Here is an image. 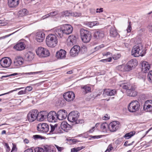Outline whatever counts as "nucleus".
<instances>
[{
	"mask_svg": "<svg viewBox=\"0 0 152 152\" xmlns=\"http://www.w3.org/2000/svg\"><path fill=\"white\" fill-rule=\"evenodd\" d=\"M120 86L126 91L127 95L130 96H135L137 94V92L135 91V88L128 83H124L120 84Z\"/></svg>",
	"mask_w": 152,
	"mask_h": 152,
	"instance_id": "obj_1",
	"label": "nucleus"
},
{
	"mask_svg": "<svg viewBox=\"0 0 152 152\" xmlns=\"http://www.w3.org/2000/svg\"><path fill=\"white\" fill-rule=\"evenodd\" d=\"M47 45L50 48H54L56 46L57 38L56 36L53 34H50L47 37L46 39Z\"/></svg>",
	"mask_w": 152,
	"mask_h": 152,
	"instance_id": "obj_2",
	"label": "nucleus"
},
{
	"mask_svg": "<svg viewBox=\"0 0 152 152\" xmlns=\"http://www.w3.org/2000/svg\"><path fill=\"white\" fill-rule=\"evenodd\" d=\"M82 40L84 43L89 42L91 38V33L89 31L83 28H81L80 31Z\"/></svg>",
	"mask_w": 152,
	"mask_h": 152,
	"instance_id": "obj_3",
	"label": "nucleus"
},
{
	"mask_svg": "<svg viewBox=\"0 0 152 152\" xmlns=\"http://www.w3.org/2000/svg\"><path fill=\"white\" fill-rule=\"evenodd\" d=\"M144 52H143V47L141 44L134 46L132 50V55L135 57L142 56Z\"/></svg>",
	"mask_w": 152,
	"mask_h": 152,
	"instance_id": "obj_4",
	"label": "nucleus"
},
{
	"mask_svg": "<svg viewBox=\"0 0 152 152\" xmlns=\"http://www.w3.org/2000/svg\"><path fill=\"white\" fill-rule=\"evenodd\" d=\"M140 107V104L137 100L132 101L128 106L129 111L131 113H134L138 111Z\"/></svg>",
	"mask_w": 152,
	"mask_h": 152,
	"instance_id": "obj_5",
	"label": "nucleus"
},
{
	"mask_svg": "<svg viewBox=\"0 0 152 152\" xmlns=\"http://www.w3.org/2000/svg\"><path fill=\"white\" fill-rule=\"evenodd\" d=\"M36 52L37 55L40 57H45L49 56L50 54L48 49L42 47L38 48Z\"/></svg>",
	"mask_w": 152,
	"mask_h": 152,
	"instance_id": "obj_6",
	"label": "nucleus"
},
{
	"mask_svg": "<svg viewBox=\"0 0 152 152\" xmlns=\"http://www.w3.org/2000/svg\"><path fill=\"white\" fill-rule=\"evenodd\" d=\"M38 111L37 110H31L27 115L28 119L29 122H32L37 119Z\"/></svg>",
	"mask_w": 152,
	"mask_h": 152,
	"instance_id": "obj_7",
	"label": "nucleus"
},
{
	"mask_svg": "<svg viewBox=\"0 0 152 152\" xmlns=\"http://www.w3.org/2000/svg\"><path fill=\"white\" fill-rule=\"evenodd\" d=\"M37 128L38 131L43 133H47L49 130V126L45 123H40L38 124Z\"/></svg>",
	"mask_w": 152,
	"mask_h": 152,
	"instance_id": "obj_8",
	"label": "nucleus"
},
{
	"mask_svg": "<svg viewBox=\"0 0 152 152\" xmlns=\"http://www.w3.org/2000/svg\"><path fill=\"white\" fill-rule=\"evenodd\" d=\"M80 116V113L77 111H73L68 115V118L69 121L72 122H75Z\"/></svg>",
	"mask_w": 152,
	"mask_h": 152,
	"instance_id": "obj_9",
	"label": "nucleus"
},
{
	"mask_svg": "<svg viewBox=\"0 0 152 152\" xmlns=\"http://www.w3.org/2000/svg\"><path fill=\"white\" fill-rule=\"evenodd\" d=\"M12 63V60L9 57H5L2 58L0 61V64L4 68H8Z\"/></svg>",
	"mask_w": 152,
	"mask_h": 152,
	"instance_id": "obj_10",
	"label": "nucleus"
},
{
	"mask_svg": "<svg viewBox=\"0 0 152 152\" xmlns=\"http://www.w3.org/2000/svg\"><path fill=\"white\" fill-rule=\"evenodd\" d=\"M48 121L50 122H55L57 120L56 113L54 111L50 112L47 116Z\"/></svg>",
	"mask_w": 152,
	"mask_h": 152,
	"instance_id": "obj_11",
	"label": "nucleus"
},
{
	"mask_svg": "<svg viewBox=\"0 0 152 152\" xmlns=\"http://www.w3.org/2000/svg\"><path fill=\"white\" fill-rule=\"evenodd\" d=\"M119 128L118 121H114L110 123L108 125V129L111 132H115Z\"/></svg>",
	"mask_w": 152,
	"mask_h": 152,
	"instance_id": "obj_12",
	"label": "nucleus"
},
{
	"mask_svg": "<svg viewBox=\"0 0 152 152\" xmlns=\"http://www.w3.org/2000/svg\"><path fill=\"white\" fill-rule=\"evenodd\" d=\"M63 96L66 101L70 102L74 99L75 98V94L72 91H69L64 94Z\"/></svg>",
	"mask_w": 152,
	"mask_h": 152,
	"instance_id": "obj_13",
	"label": "nucleus"
},
{
	"mask_svg": "<svg viewBox=\"0 0 152 152\" xmlns=\"http://www.w3.org/2000/svg\"><path fill=\"white\" fill-rule=\"evenodd\" d=\"M56 114L57 119L61 120L66 118L67 113L65 110H61L58 111Z\"/></svg>",
	"mask_w": 152,
	"mask_h": 152,
	"instance_id": "obj_14",
	"label": "nucleus"
},
{
	"mask_svg": "<svg viewBox=\"0 0 152 152\" xmlns=\"http://www.w3.org/2000/svg\"><path fill=\"white\" fill-rule=\"evenodd\" d=\"M143 109L146 112L152 113V100H149L145 102L143 106Z\"/></svg>",
	"mask_w": 152,
	"mask_h": 152,
	"instance_id": "obj_15",
	"label": "nucleus"
},
{
	"mask_svg": "<svg viewBox=\"0 0 152 152\" xmlns=\"http://www.w3.org/2000/svg\"><path fill=\"white\" fill-rule=\"evenodd\" d=\"M64 34H69L71 33L73 31L72 26L69 24H66L62 25Z\"/></svg>",
	"mask_w": 152,
	"mask_h": 152,
	"instance_id": "obj_16",
	"label": "nucleus"
},
{
	"mask_svg": "<svg viewBox=\"0 0 152 152\" xmlns=\"http://www.w3.org/2000/svg\"><path fill=\"white\" fill-rule=\"evenodd\" d=\"M80 51V46L77 45H75L70 50V55L73 57L75 56L78 55Z\"/></svg>",
	"mask_w": 152,
	"mask_h": 152,
	"instance_id": "obj_17",
	"label": "nucleus"
},
{
	"mask_svg": "<svg viewBox=\"0 0 152 152\" xmlns=\"http://www.w3.org/2000/svg\"><path fill=\"white\" fill-rule=\"evenodd\" d=\"M140 65L142 67V71L145 73H146L151 68L150 65L146 61L142 62Z\"/></svg>",
	"mask_w": 152,
	"mask_h": 152,
	"instance_id": "obj_18",
	"label": "nucleus"
},
{
	"mask_svg": "<svg viewBox=\"0 0 152 152\" xmlns=\"http://www.w3.org/2000/svg\"><path fill=\"white\" fill-rule=\"evenodd\" d=\"M63 29L62 25H61L60 27L55 28L54 32L58 37L61 38L63 36L64 34Z\"/></svg>",
	"mask_w": 152,
	"mask_h": 152,
	"instance_id": "obj_19",
	"label": "nucleus"
},
{
	"mask_svg": "<svg viewBox=\"0 0 152 152\" xmlns=\"http://www.w3.org/2000/svg\"><path fill=\"white\" fill-rule=\"evenodd\" d=\"M36 40L38 42H42L45 38V34L42 31L37 32L35 36Z\"/></svg>",
	"mask_w": 152,
	"mask_h": 152,
	"instance_id": "obj_20",
	"label": "nucleus"
},
{
	"mask_svg": "<svg viewBox=\"0 0 152 152\" xmlns=\"http://www.w3.org/2000/svg\"><path fill=\"white\" fill-rule=\"evenodd\" d=\"M77 41V38L74 35L70 36L67 39V45L69 46H72L75 44Z\"/></svg>",
	"mask_w": 152,
	"mask_h": 152,
	"instance_id": "obj_21",
	"label": "nucleus"
},
{
	"mask_svg": "<svg viewBox=\"0 0 152 152\" xmlns=\"http://www.w3.org/2000/svg\"><path fill=\"white\" fill-rule=\"evenodd\" d=\"M66 54V52L65 50L61 49L56 52V57L58 59H63L65 58Z\"/></svg>",
	"mask_w": 152,
	"mask_h": 152,
	"instance_id": "obj_22",
	"label": "nucleus"
},
{
	"mask_svg": "<svg viewBox=\"0 0 152 152\" xmlns=\"http://www.w3.org/2000/svg\"><path fill=\"white\" fill-rule=\"evenodd\" d=\"M23 59L20 57H18L15 58L14 61V65L15 67H19L23 63Z\"/></svg>",
	"mask_w": 152,
	"mask_h": 152,
	"instance_id": "obj_23",
	"label": "nucleus"
},
{
	"mask_svg": "<svg viewBox=\"0 0 152 152\" xmlns=\"http://www.w3.org/2000/svg\"><path fill=\"white\" fill-rule=\"evenodd\" d=\"M61 127L62 129L66 132L72 129V126L65 121H63L61 123Z\"/></svg>",
	"mask_w": 152,
	"mask_h": 152,
	"instance_id": "obj_24",
	"label": "nucleus"
},
{
	"mask_svg": "<svg viewBox=\"0 0 152 152\" xmlns=\"http://www.w3.org/2000/svg\"><path fill=\"white\" fill-rule=\"evenodd\" d=\"M94 36L96 39H100L104 37V34L102 30H96L94 32Z\"/></svg>",
	"mask_w": 152,
	"mask_h": 152,
	"instance_id": "obj_25",
	"label": "nucleus"
},
{
	"mask_svg": "<svg viewBox=\"0 0 152 152\" xmlns=\"http://www.w3.org/2000/svg\"><path fill=\"white\" fill-rule=\"evenodd\" d=\"M116 91L115 89L111 90L109 89H105L104 90L103 95L105 96H111L114 95L116 93Z\"/></svg>",
	"mask_w": 152,
	"mask_h": 152,
	"instance_id": "obj_26",
	"label": "nucleus"
},
{
	"mask_svg": "<svg viewBox=\"0 0 152 152\" xmlns=\"http://www.w3.org/2000/svg\"><path fill=\"white\" fill-rule=\"evenodd\" d=\"M25 46L26 45L24 42H20L15 45L14 48L17 50L20 51L23 50L25 49Z\"/></svg>",
	"mask_w": 152,
	"mask_h": 152,
	"instance_id": "obj_27",
	"label": "nucleus"
},
{
	"mask_svg": "<svg viewBox=\"0 0 152 152\" xmlns=\"http://www.w3.org/2000/svg\"><path fill=\"white\" fill-rule=\"evenodd\" d=\"M46 116L47 114H46L45 112L41 111L39 113L38 112L37 120L38 121H42L46 118Z\"/></svg>",
	"mask_w": 152,
	"mask_h": 152,
	"instance_id": "obj_28",
	"label": "nucleus"
},
{
	"mask_svg": "<svg viewBox=\"0 0 152 152\" xmlns=\"http://www.w3.org/2000/svg\"><path fill=\"white\" fill-rule=\"evenodd\" d=\"M19 0H8V5L11 7H14L19 4Z\"/></svg>",
	"mask_w": 152,
	"mask_h": 152,
	"instance_id": "obj_29",
	"label": "nucleus"
},
{
	"mask_svg": "<svg viewBox=\"0 0 152 152\" xmlns=\"http://www.w3.org/2000/svg\"><path fill=\"white\" fill-rule=\"evenodd\" d=\"M34 58V54L31 51H29L25 53V58L27 61H31Z\"/></svg>",
	"mask_w": 152,
	"mask_h": 152,
	"instance_id": "obj_30",
	"label": "nucleus"
},
{
	"mask_svg": "<svg viewBox=\"0 0 152 152\" xmlns=\"http://www.w3.org/2000/svg\"><path fill=\"white\" fill-rule=\"evenodd\" d=\"M118 35L115 27H112L110 30V36L113 37H116Z\"/></svg>",
	"mask_w": 152,
	"mask_h": 152,
	"instance_id": "obj_31",
	"label": "nucleus"
},
{
	"mask_svg": "<svg viewBox=\"0 0 152 152\" xmlns=\"http://www.w3.org/2000/svg\"><path fill=\"white\" fill-rule=\"evenodd\" d=\"M129 65L133 69L137 65V61L135 59H132L129 61L128 63Z\"/></svg>",
	"mask_w": 152,
	"mask_h": 152,
	"instance_id": "obj_32",
	"label": "nucleus"
},
{
	"mask_svg": "<svg viewBox=\"0 0 152 152\" xmlns=\"http://www.w3.org/2000/svg\"><path fill=\"white\" fill-rule=\"evenodd\" d=\"M84 23L86 26L90 28H92L95 25H98L99 24L97 21L86 22Z\"/></svg>",
	"mask_w": 152,
	"mask_h": 152,
	"instance_id": "obj_33",
	"label": "nucleus"
},
{
	"mask_svg": "<svg viewBox=\"0 0 152 152\" xmlns=\"http://www.w3.org/2000/svg\"><path fill=\"white\" fill-rule=\"evenodd\" d=\"M58 11H56L49 13L47 15L42 17L43 19H45L46 18H48L49 16L53 17L56 15L58 14Z\"/></svg>",
	"mask_w": 152,
	"mask_h": 152,
	"instance_id": "obj_34",
	"label": "nucleus"
},
{
	"mask_svg": "<svg viewBox=\"0 0 152 152\" xmlns=\"http://www.w3.org/2000/svg\"><path fill=\"white\" fill-rule=\"evenodd\" d=\"M108 128V125L106 123H104L101 125V129L103 132H107V128Z\"/></svg>",
	"mask_w": 152,
	"mask_h": 152,
	"instance_id": "obj_35",
	"label": "nucleus"
},
{
	"mask_svg": "<svg viewBox=\"0 0 152 152\" xmlns=\"http://www.w3.org/2000/svg\"><path fill=\"white\" fill-rule=\"evenodd\" d=\"M81 88L83 89V91L85 93V94L91 92V87L87 85L84 86L82 87Z\"/></svg>",
	"mask_w": 152,
	"mask_h": 152,
	"instance_id": "obj_36",
	"label": "nucleus"
},
{
	"mask_svg": "<svg viewBox=\"0 0 152 152\" xmlns=\"http://www.w3.org/2000/svg\"><path fill=\"white\" fill-rule=\"evenodd\" d=\"M135 134V132H131L129 133H126L124 136L126 139H128L130 138L132 136H133Z\"/></svg>",
	"mask_w": 152,
	"mask_h": 152,
	"instance_id": "obj_37",
	"label": "nucleus"
},
{
	"mask_svg": "<svg viewBox=\"0 0 152 152\" xmlns=\"http://www.w3.org/2000/svg\"><path fill=\"white\" fill-rule=\"evenodd\" d=\"M35 152H51V150H48L47 149L44 150L42 148H37L34 149Z\"/></svg>",
	"mask_w": 152,
	"mask_h": 152,
	"instance_id": "obj_38",
	"label": "nucleus"
},
{
	"mask_svg": "<svg viewBox=\"0 0 152 152\" xmlns=\"http://www.w3.org/2000/svg\"><path fill=\"white\" fill-rule=\"evenodd\" d=\"M81 15V13L79 12H71V16L74 17L80 16Z\"/></svg>",
	"mask_w": 152,
	"mask_h": 152,
	"instance_id": "obj_39",
	"label": "nucleus"
},
{
	"mask_svg": "<svg viewBox=\"0 0 152 152\" xmlns=\"http://www.w3.org/2000/svg\"><path fill=\"white\" fill-rule=\"evenodd\" d=\"M84 148L83 147H79L77 148H74L71 149V152H77Z\"/></svg>",
	"mask_w": 152,
	"mask_h": 152,
	"instance_id": "obj_40",
	"label": "nucleus"
},
{
	"mask_svg": "<svg viewBox=\"0 0 152 152\" xmlns=\"http://www.w3.org/2000/svg\"><path fill=\"white\" fill-rule=\"evenodd\" d=\"M71 12L67 10L64 11L62 12V15H63V17L71 16Z\"/></svg>",
	"mask_w": 152,
	"mask_h": 152,
	"instance_id": "obj_41",
	"label": "nucleus"
},
{
	"mask_svg": "<svg viewBox=\"0 0 152 152\" xmlns=\"http://www.w3.org/2000/svg\"><path fill=\"white\" fill-rule=\"evenodd\" d=\"M50 133L53 134V132L55 131L56 127H57V125H53L51 124H50Z\"/></svg>",
	"mask_w": 152,
	"mask_h": 152,
	"instance_id": "obj_42",
	"label": "nucleus"
},
{
	"mask_svg": "<svg viewBox=\"0 0 152 152\" xmlns=\"http://www.w3.org/2000/svg\"><path fill=\"white\" fill-rule=\"evenodd\" d=\"M42 72V71H40L39 72H30L28 73H24V74L26 75H34L36 74H39L40 73Z\"/></svg>",
	"mask_w": 152,
	"mask_h": 152,
	"instance_id": "obj_43",
	"label": "nucleus"
},
{
	"mask_svg": "<svg viewBox=\"0 0 152 152\" xmlns=\"http://www.w3.org/2000/svg\"><path fill=\"white\" fill-rule=\"evenodd\" d=\"M87 48L86 46H83L80 48V52L81 53H83L86 52Z\"/></svg>",
	"mask_w": 152,
	"mask_h": 152,
	"instance_id": "obj_44",
	"label": "nucleus"
},
{
	"mask_svg": "<svg viewBox=\"0 0 152 152\" xmlns=\"http://www.w3.org/2000/svg\"><path fill=\"white\" fill-rule=\"evenodd\" d=\"M132 69L130 66L128 64V63L126 64L124 67V69L126 71H129Z\"/></svg>",
	"mask_w": 152,
	"mask_h": 152,
	"instance_id": "obj_45",
	"label": "nucleus"
},
{
	"mask_svg": "<svg viewBox=\"0 0 152 152\" xmlns=\"http://www.w3.org/2000/svg\"><path fill=\"white\" fill-rule=\"evenodd\" d=\"M20 13L22 15H25L28 12L27 10L26 9H23L20 10Z\"/></svg>",
	"mask_w": 152,
	"mask_h": 152,
	"instance_id": "obj_46",
	"label": "nucleus"
},
{
	"mask_svg": "<svg viewBox=\"0 0 152 152\" xmlns=\"http://www.w3.org/2000/svg\"><path fill=\"white\" fill-rule=\"evenodd\" d=\"M69 143L70 144H75L76 142H77V140L75 139H70L68 140Z\"/></svg>",
	"mask_w": 152,
	"mask_h": 152,
	"instance_id": "obj_47",
	"label": "nucleus"
},
{
	"mask_svg": "<svg viewBox=\"0 0 152 152\" xmlns=\"http://www.w3.org/2000/svg\"><path fill=\"white\" fill-rule=\"evenodd\" d=\"M148 77L149 81L152 83V71L149 72L148 75Z\"/></svg>",
	"mask_w": 152,
	"mask_h": 152,
	"instance_id": "obj_48",
	"label": "nucleus"
},
{
	"mask_svg": "<svg viewBox=\"0 0 152 152\" xmlns=\"http://www.w3.org/2000/svg\"><path fill=\"white\" fill-rule=\"evenodd\" d=\"M129 25L126 29V31L128 33L130 32L132 30V25L131 24V22H128Z\"/></svg>",
	"mask_w": 152,
	"mask_h": 152,
	"instance_id": "obj_49",
	"label": "nucleus"
},
{
	"mask_svg": "<svg viewBox=\"0 0 152 152\" xmlns=\"http://www.w3.org/2000/svg\"><path fill=\"white\" fill-rule=\"evenodd\" d=\"M85 121L83 119L77 120L75 121V124H82L84 123Z\"/></svg>",
	"mask_w": 152,
	"mask_h": 152,
	"instance_id": "obj_50",
	"label": "nucleus"
},
{
	"mask_svg": "<svg viewBox=\"0 0 152 152\" xmlns=\"http://www.w3.org/2000/svg\"><path fill=\"white\" fill-rule=\"evenodd\" d=\"M112 60L111 57H110L108 58L101 60L100 61L103 62H110Z\"/></svg>",
	"mask_w": 152,
	"mask_h": 152,
	"instance_id": "obj_51",
	"label": "nucleus"
},
{
	"mask_svg": "<svg viewBox=\"0 0 152 152\" xmlns=\"http://www.w3.org/2000/svg\"><path fill=\"white\" fill-rule=\"evenodd\" d=\"M103 135H96V136H92L91 135L90 136V137L91 138H93L94 139H99L100 138L102 137Z\"/></svg>",
	"mask_w": 152,
	"mask_h": 152,
	"instance_id": "obj_52",
	"label": "nucleus"
},
{
	"mask_svg": "<svg viewBox=\"0 0 152 152\" xmlns=\"http://www.w3.org/2000/svg\"><path fill=\"white\" fill-rule=\"evenodd\" d=\"M113 148L112 145L111 144H110L105 152H110V151Z\"/></svg>",
	"mask_w": 152,
	"mask_h": 152,
	"instance_id": "obj_53",
	"label": "nucleus"
},
{
	"mask_svg": "<svg viewBox=\"0 0 152 152\" xmlns=\"http://www.w3.org/2000/svg\"><path fill=\"white\" fill-rule=\"evenodd\" d=\"M23 88V87H21V88H17V89H16L14 90L11 91H9V92H8L7 93H5L3 94H2L0 95V96H2V95H5V94H9L10 93H12V92H13L14 91H17L18 90H20V89H22Z\"/></svg>",
	"mask_w": 152,
	"mask_h": 152,
	"instance_id": "obj_54",
	"label": "nucleus"
},
{
	"mask_svg": "<svg viewBox=\"0 0 152 152\" xmlns=\"http://www.w3.org/2000/svg\"><path fill=\"white\" fill-rule=\"evenodd\" d=\"M55 146L58 151L61 152L64 149L63 147H59L57 145H55Z\"/></svg>",
	"mask_w": 152,
	"mask_h": 152,
	"instance_id": "obj_55",
	"label": "nucleus"
},
{
	"mask_svg": "<svg viewBox=\"0 0 152 152\" xmlns=\"http://www.w3.org/2000/svg\"><path fill=\"white\" fill-rule=\"evenodd\" d=\"M42 136L39 135H33V138L35 140L37 139H42Z\"/></svg>",
	"mask_w": 152,
	"mask_h": 152,
	"instance_id": "obj_56",
	"label": "nucleus"
},
{
	"mask_svg": "<svg viewBox=\"0 0 152 152\" xmlns=\"http://www.w3.org/2000/svg\"><path fill=\"white\" fill-rule=\"evenodd\" d=\"M32 89V88L30 86H28L27 87L25 90L27 93H28L29 91H31Z\"/></svg>",
	"mask_w": 152,
	"mask_h": 152,
	"instance_id": "obj_57",
	"label": "nucleus"
},
{
	"mask_svg": "<svg viewBox=\"0 0 152 152\" xmlns=\"http://www.w3.org/2000/svg\"><path fill=\"white\" fill-rule=\"evenodd\" d=\"M7 23L4 20H0V25L1 26H5L6 25Z\"/></svg>",
	"mask_w": 152,
	"mask_h": 152,
	"instance_id": "obj_58",
	"label": "nucleus"
},
{
	"mask_svg": "<svg viewBox=\"0 0 152 152\" xmlns=\"http://www.w3.org/2000/svg\"><path fill=\"white\" fill-rule=\"evenodd\" d=\"M121 57V55L119 54L113 56V58L114 60H117L119 58Z\"/></svg>",
	"mask_w": 152,
	"mask_h": 152,
	"instance_id": "obj_59",
	"label": "nucleus"
},
{
	"mask_svg": "<svg viewBox=\"0 0 152 152\" xmlns=\"http://www.w3.org/2000/svg\"><path fill=\"white\" fill-rule=\"evenodd\" d=\"M26 94H27V92H26L25 90L24 91H21L19 92L18 93V95H21Z\"/></svg>",
	"mask_w": 152,
	"mask_h": 152,
	"instance_id": "obj_60",
	"label": "nucleus"
},
{
	"mask_svg": "<svg viewBox=\"0 0 152 152\" xmlns=\"http://www.w3.org/2000/svg\"><path fill=\"white\" fill-rule=\"evenodd\" d=\"M103 8H100V9L97 8L96 10V13H100L103 12Z\"/></svg>",
	"mask_w": 152,
	"mask_h": 152,
	"instance_id": "obj_61",
	"label": "nucleus"
},
{
	"mask_svg": "<svg viewBox=\"0 0 152 152\" xmlns=\"http://www.w3.org/2000/svg\"><path fill=\"white\" fill-rule=\"evenodd\" d=\"M15 32H13L12 34H11L8 35H6L5 36H3L1 37V39H4L6 37H8L10 36V35H12V34H13Z\"/></svg>",
	"mask_w": 152,
	"mask_h": 152,
	"instance_id": "obj_62",
	"label": "nucleus"
},
{
	"mask_svg": "<svg viewBox=\"0 0 152 152\" xmlns=\"http://www.w3.org/2000/svg\"><path fill=\"white\" fill-rule=\"evenodd\" d=\"M33 150L31 148L25 150L24 152H33Z\"/></svg>",
	"mask_w": 152,
	"mask_h": 152,
	"instance_id": "obj_63",
	"label": "nucleus"
},
{
	"mask_svg": "<svg viewBox=\"0 0 152 152\" xmlns=\"http://www.w3.org/2000/svg\"><path fill=\"white\" fill-rule=\"evenodd\" d=\"M104 47V45H101L99 46H98L96 47V48H97L98 50L102 48H103Z\"/></svg>",
	"mask_w": 152,
	"mask_h": 152,
	"instance_id": "obj_64",
	"label": "nucleus"
}]
</instances>
